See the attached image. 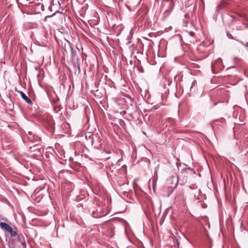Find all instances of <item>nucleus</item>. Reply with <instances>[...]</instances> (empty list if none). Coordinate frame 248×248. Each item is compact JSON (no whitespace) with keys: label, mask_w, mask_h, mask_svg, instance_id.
<instances>
[{"label":"nucleus","mask_w":248,"mask_h":248,"mask_svg":"<svg viewBox=\"0 0 248 248\" xmlns=\"http://www.w3.org/2000/svg\"><path fill=\"white\" fill-rule=\"evenodd\" d=\"M185 17L186 18H189V15H188V14H186L185 15Z\"/></svg>","instance_id":"ddd939ff"},{"label":"nucleus","mask_w":248,"mask_h":248,"mask_svg":"<svg viewBox=\"0 0 248 248\" xmlns=\"http://www.w3.org/2000/svg\"><path fill=\"white\" fill-rule=\"evenodd\" d=\"M58 12V11H56L51 16H47L45 17V19H46L47 18H49V17H50L52 16H53L54 15H55Z\"/></svg>","instance_id":"1a4fd4ad"},{"label":"nucleus","mask_w":248,"mask_h":248,"mask_svg":"<svg viewBox=\"0 0 248 248\" xmlns=\"http://www.w3.org/2000/svg\"><path fill=\"white\" fill-rule=\"evenodd\" d=\"M18 92L21 94V96L23 99H24L28 104H30L31 103V101L30 98L22 91H18Z\"/></svg>","instance_id":"0eeeda50"},{"label":"nucleus","mask_w":248,"mask_h":248,"mask_svg":"<svg viewBox=\"0 0 248 248\" xmlns=\"http://www.w3.org/2000/svg\"><path fill=\"white\" fill-rule=\"evenodd\" d=\"M130 114V115L132 117H133V115H132L131 114Z\"/></svg>","instance_id":"f3484780"},{"label":"nucleus","mask_w":248,"mask_h":248,"mask_svg":"<svg viewBox=\"0 0 248 248\" xmlns=\"http://www.w3.org/2000/svg\"><path fill=\"white\" fill-rule=\"evenodd\" d=\"M184 193L185 191L183 189L178 190L175 198V201L176 202H178L180 204L182 205H184L185 204Z\"/></svg>","instance_id":"39448f33"},{"label":"nucleus","mask_w":248,"mask_h":248,"mask_svg":"<svg viewBox=\"0 0 248 248\" xmlns=\"http://www.w3.org/2000/svg\"><path fill=\"white\" fill-rule=\"evenodd\" d=\"M191 190H194V192H191V195L193 196L194 198L198 197L201 192V189L198 188L196 184H192L188 186L186 189L187 192H188Z\"/></svg>","instance_id":"20e7f679"},{"label":"nucleus","mask_w":248,"mask_h":248,"mask_svg":"<svg viewBox=\"0 0 248 248\" xmlns=\"http://www.w3.org/2000/svg\"><path fill=\"white\" fill-rule=\"evenodd\" d=\"M246 46H248V42H247V43H246Z\"/></svg>","instance_id":"dca6fc26"},{"label":"nucleus","mask_w":248,"mask_h":248,"mask_svg":"<svg viewBox=\"0 0 248 248\" xmlns=\"http://www.w3.org/2000/svg\"><path fill=\"white\" fill-rule=\"evenodd\" d=\"M125 113H126V111L125 110H123V111H120V114L121 115H124Z\"/></svg>","instance_id":"9b49d317"},{"label":"nucleus","mask_w":248,"mask_h":248,"mask_svg":"<svg viewBox=\"0 0 248 248\" xmlns=\"http://www.w3.org/2000/svg\"><path fill=\"white\" fill-rule=\"evenodd\" d=\"M92 143L93 145L94 143V140L93 137L92 138Z\"/></svg>","instance_id":"4468645a"},{"label":"nucleus","mask_w":248,"mask_h":248,"mask_svg":"<svg viewBox=\"0 0 248 248\" xmlns=\"http://www.w3.org/2000/svg\"><path fill=\"white\" fill-rule=\"evenodd\" d=\"M213 73L216 74L218 70H222L224 66L223 65L222 60L220 58H218L216 62L211 64Z\"/></svg>","instance_id":"f03ea898"},{"label":"nucleus","mask_w":248,"mask_h":248,"mask_svg":"<svg viewBox=\"0 0 248 248\" xmlns=\"http://www.w3.org/2000/svg\"><path fill=\"white\" fill-rule=\"evenodd\" d=\"M174 7V3L172 0H163L161 5V10L165 17L169 16Z\"/></svg>","instance_id":"f257e3e1"},{"label":"nucleus","mask_w":248,"mask_h":248,"mask_svg":"<svg viewBox=\"0 0 248 248\" xmlns=\"http://www.w3.org/2000/svg\"><path fill=\"white\" fill-rule=\"evenodd\" d=\"M196 87H197V81H196V80H194L191 84V86L190 87V91H192V89L193 88H194V89H195ZM194 90L195 91V90Z\"/></svg>","instance_id":"6e6552de"},{"label":"nucleus","mask_w":248,"mask_h":248,"mask_svg":"<svg viewBox=\"0 0 248 248\" xmlns=\"http://www.w3.org/2000/svg\"><path fill=\"white\" fill-rule=\"evenodd\" d=\"M188 33H189V35L190 36H192V37H193L194 36V35H195V33L193 31H189L188 32Z\"/></svg>","instance_id":"9d476101"},{"label":"nucleus","mask_w":248,"mask_h":248,"mask_svg":"<svg viewBox=\"0 0 248 248\" xmlns=\"http://www.w3.org/2000/svg\"><path fill=\"white\" fill-rule=\"evenodd\" d=\"M54 6V4H51L49 7V10L50 11H52V8H53V6Z\"/></svg>","instance_id":"f8f14e48"},{"label":"nucleus","mask_w":248,"mask_h":248,"mask_svg":"<svg viewBox=\"0 0 248 248\" xmlns=\"http://www.w3.org/2000/svg\"><path fill=\"white\" fill-rule=\"evenodd\" d=\"M120 111L118 109H108V114L109 119H120V116H121Z\"/></svg>","instance_id":"423d86ee"},{"label":"nucleus","mask_w":248,"mask_h":248,"mask_svg":"<svg viewBox=\"0 0 248 248\" xmlns=\"http://www.w3.org/2000/svg\"><path fill=\"white\" fill-rule=\"evenodd\" d=\"M0 226L2 229H4L9 232L12 237H15L17 235V232L14 231L12 227L8 224L5 222H0Z\"/></svg>","instance_id":"7ed1b4c3"},{"label":"nucleus","mask_w":248,"mask_h":248,"mask_svg":"<svg viewBox=\"0 0 248 248\" xmlns=\"http://www.w3.org/2000/svg\"><path fill=\"white\" fill-rule=\"evenodd\" d=\"M191 192H194V190L189 191L188 193L191 195Z\"/></svg>","instance_id":"2eb2a0df"}]
</instances>
